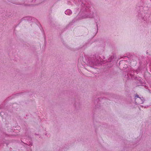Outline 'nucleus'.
I'll return each mask as SVG.
<instances>
[{
	"mask_svg": "<svg viewBox=\"0 0 151 151\" xmlns=\"http://www.w3.org/2000/svg\"><path fill=\"white\" fill-rule=\"evenodd\" d=\"M135 101L136 103H137L138 104H140L141 103H142L143 102V101L142 100L141 98L139 97L138 96V95H137L135 96Z\"/></svg>",
	"mask_w": 151,
	"mask_h": 151,
	"instance_id": "obj_1",
	"label": "nucleus"
},
{
	"mask_svg": "<svg viewBox=\"0 0 151 151\" xmlns=\"http://www.w3.org/2000/svg\"><path fill=\"white\" fill-rule=\"evenodd\" d=\"M65 13L67 15H69L72 13V12L70 10L68 9L65 12Z\"/></svg>",
	"mask_w": 151,
	"mask_h": 151,
	"instance_id": "obj_2",
	"label": "nucleus"
},
{
	"mask_svg": "<svg viewBox=\"0 0 151 151\" xmlns=\"http://www.w3.org/2000/svg\"><path fill=\"white\" fill-rule=\"evenodd\" d=\"M98 63H101H101H100V62H99V61H97L96 62V63H95V64H94L95 65H96Z\"/></svg>",
	"mask_w": 151,
	"mask_h": 151,
	"instance_id": "obj_3",
	"label": "nucleus"
}]
</instances>
